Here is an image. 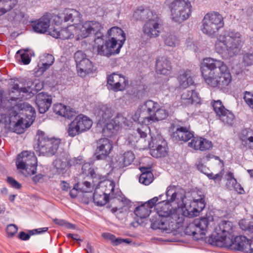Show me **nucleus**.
<instances>
[{
	"label": "nucleus",
	"mask_w": 253,
	"mask_h": 253,
	"mask_svg": "<svg viewBox=\"0 0 253 253\" xmlns=\"http://www.w3.org/2000/svg\"><path fill=\"white\" fill-rule=\"evenodd\" d=\"M167 202L161 201L156 205L157 212L159 217L152 220L151 228L169 231L178 228L177 225L182 223L185 217L176 208H182L185 206L184 200L185 192L182 188L174 186H169L166 192Z\"/></svg>",
	"instance_id": "nucleus-1"
},
{
	"label": "nucleus",
	"mask_w": 253,
	"mask_h": 253,
	"mask_svg": "<svg viewBox=\"0 0 253 253\" xmlns=\"http://www.w3.org/2000/svg\"><path fill=\"white\" fill-rule=\"evenodd\" d=\"M0 97L1 107L7 110L2 116L5 126L17 134L23 133L35 119V109L27 102L19 103L22 99L10 97V90L7 96Z\"/></svg>",
	"instance_id": "nucleus-2"
},
{
	"label": "nucleus",
	"mask_w": 253,
	"mask_h": 253,
	"mask_svg": "<svg viewBox=\"0 0 253 253\" xmlns=\"http://www.w3.org/2000/svg\"><path fill=\"white\" fill-rule=\"evenodd\" d=\"M169 116L168 111L162 107L157 102L148 100L140 105L135 114L132 116L134 121H141L145 125H140L137 127L133 134L129 136V139L133 142H137L139 138L146 137L147 131L150 129L148 125L153 122H157L166 119Z\"/></svg>",
	"instance_id": "nucleus-3"
},
{
	"label": "nucleus",
	"mask_w": 253,
	"mask_h": 253,
	"mask_svg": "<svg viewBox=\"0 0 253 253\" xmlns=\"http://www.w3.org/2000/svg\"><path fill=\"white\" fill-rule=\"evenodd\" d=\"M202 76L210 87L220 90L227 88L232 81V76L226 64L222 60L205 58L201 65Z\"/></svg>",
	"instance_id": "nucleus-4"
},
{
	"label": "nucleus",
	"mask_w": 253,
	"mask_h": 253,
	"mask_svg": "<svg viewBox=\"0 0 253 253\" xmlns=\"http://www.w3.org/2000/svg\"><path fill=\"white\" fill-rule=\"evenodd\" d=\"M244 43L241 34L235 30H226L219 35L215 42L218 53L230 57L238 54Z\"/></svg>",
	"instance_id": "nucleus-5"
},
{
	"label": "nucleus",
	"mask_w": 253,
	"mask_h": 253,
	"mask_svg": "<svg viewBox=\"0 0 253 253\" xmlns=\"http://www.w3.org/2000/svg\"><path fill=\"white\" fill-rule=\"evenodd\" d=\"M138 15H140V18L147 19L142 27L144 35L149 38L159 37L163 29V22L161 18L148 9L137 10L133 14L135 17Z\"/></svg>",
	"instance_id": "nucleus-6"
},
{
	"label": "nucleus",
	"mask_w": 253,
	"mask_h": 253,
	"mask_svg": "<svg viewBox=\"0 0 253 253\" xmlns=\"http://www.w3.org/2000/svg\"><path fill=\"white\" fill-rule=\"evenodd\" d=\"M43 87V85L39 80L32 81L26 80L22 86L14 81L10 88V97L27 99L31 98L35 94Z\"/></svg>",
	"instance_id": "nucleus-7"
},
{
	"label": "nucleus",
	"mask_w": 253,
	"mask_h": 253,
	"mask_svg": "<svg viewBox=\"0 0 253 253\" xmlns=\"http://www.w3.org/2000/svg\"><path fill=\"white\" fill-rule=\"evenodd\" d=\"M37 134L38 138L34 148L39 155H54L59 148L61 140L55 137H49L44 132L40 130L37 131Z\"/></svg>",
	"instance_id": "nucleus-8"
},
{
	"label": "nucleus",
	"mask_w": 253,
	"mask_h": 253,
	"mask_svg": "<svg viewBox=\"0 0 253 253\" xmlns=\"http://www.w3.org/2000/svg\"><path fill=\"white\" fill-rule=\"evenodd\" d=\"M234 226L232 222L222 220L219 222L209 237L208 242L211 245L217 247V242L224 241L227 238L234 237Z\"/></svg>",
	"instance_id": "nucleus-9"
},
{
	"label": "nucleus",
	"mask_w": 253,
	"mask_h": 253,
	"mask_svg": "<svg viewBox=\"0 0 253 253\" xmlns=\"http://www.w3.org/2000/svg\"><path fill=\"white\" fill-rule=\"evenodd\" d=\"M173 20L181 23L187 19L191 13V4L188 0H174L169 4Z\"/></svg>",
	"instance_id": "nucleus-10"
},
{
	"label": "nucleus",
	"mask_w": 253,
	"mask_h": 253,
	"mask_svg": "<svg viewBox=\"0 0 253 253\" xmlns=\"http://www.w3.org/2000/svg\"><path fill=\"white\" fill-rule=\"evenodd\" d=\"M212 217H203L195 219L185 229V233L192 235L196 240L203 238L209 227L213 224Z\"/></svg>",
	"instance_id": "nucleus-11"
},
{
	"label": "nucleus",
	"mask_w": 253,
	"mask_h": 253,
	"mask_svg": "<svg viewBox=\"0 0 253 253\" xmlns=\"http://www.w3.org/2000/svg\"><path fill=\"white\" fill-rule=\"evenodd\" d=\"M224 26L223 18L217 12L206 14L203 19L202 32L209 36L215 34Z\"/></svg>",
	"instance_id": "nucleus-12"
},
{
	"label": "nucleus",
	"mask_w": 253,
	"mask_h": 253,
	"mask_svg": "<svg viewBox=\"0 0 253 253\" xmlns=\"http://www.w3.org/2000/svg\"><path fill=\"white\" fill-rule=\"evenodd\" d=\"M16 165L18 169H24L29 175L36 173L37 159L34 152L24 151L18 155Z\"/></svg>",
	"instance_id": "nucleus-13"
},
{
	"label": "nucleus",
	"mask_w": 253,
	"mask_h": 253,
	"mask_svg": "<svg viewBox=\"0 0 253 253\" xmlns=\"http://www.w3.org/2000/svg\"><path fill=\"white\" fill-rule=\"evenodd\" d=\"M92 125V121L89 118L80 114L68 125L67 132L69 136L73 137L89 130Z\"/></svg>",
	"instance_id": "nucleus-14"
},
{
	"label": "nucleus",
	"mask_w": 253,
	"mask_h": 253,
	"mask_svg": "<svg viewBox=\"0 0 253 253\" xmlns=\"http://www.w3.org/2000/svg\"><path fill=\"white\" fill-rule=\"evenodd\" d=\"M151 136V141L149 143L152 148L150 150V154L155 158L165 157L168 153L167 142L162 138V136L157 131L156 133L153 130H148Z\"/></svg>",
	"instance_id": "nucleus-15"
},
{
	"label": "nucleus",
	"mask_w": 253,
	"mask_h": 253,
	"mask_svg": "<svg viewBox=\"0 0 253 253\" xmlns=\"http://www.w3.org/2000/svg\"><path fill=\"white\" fill-rule=\"evenodd\" d=\"M74 58L76 63L77 72L80 76L84 77L94 70L92 62L86 58L85 54L82 51H77L74 54Z\"/></svg>",
	"instance_id": "nucleus-16"
},
{
	"label": "nucleus",
	"mask_w": 253,
	"mask_h": 253,
	"mask_svg": "<svg viewBox=\"0 0 253 253\" xmlns=\"http://www.w3.org/2000/svg\"><path fill=\"white\" fill-rule=\"evenodd\" d=\"M248 239L244 236H237L231 238H227L224 241L217 242V247H226L232 250L247 252Z\"/></svg>",
	"instance_id": "nucleus-17"
},
{
	"label": "nucleus",
	"mask_w": 253,
	"mask_h": 253,
	"mask_svg": "<svg viewBox=\"0 0 253 253\" xmlns=\"http://www.w3.org/2000/svg\"><path fill=\"white\" fill-rule=\"evenodd\" d=\"M94 47L97 49L98 55L110 57L112 55L117 54L120 51L119 48L116 47L108 40L105 41L104 36L100 38H95L94 40Z\"/></svg>",
	"instance_id": "nucleus-18"
},
{
	"label": "nucleus",
	"mask_w": 253,
	"mask_h": 253,
	"mask_svg": "<svg viewBox=\"0 0 253 253\" xmlns=\"http://www.w3.org/2000/svg\"><path fill=\"white\" fill-rule=\"evenodd\" d=\"M103 27L102 24L96 21H86L79 28L80 36L83 38H86L91 34L95 35V38L103 37L102 30Z\"/></svg>",
	"instance_id": "nucleus-19"
},
{
	"label": "nucleus",
	"mask_w": 253,
	"mask_h": 253,
	"mask_svg": "<svg viewBox=\"0 0 253 253\" xmlns=\"http://www.w3.org/2000/svg\"><path fill=\"white\" fill-rule=\"evenodd\" d=\"M81 18V14L78 11L74 9H66L58 15H55L54 21L57 24L70 21L74 23L73 25H74L80 22Z\"/></svg>",
	"instance_id": "nucleus-20"
},
{
	"label": "nucleus",
	"mask_w": 253,
	"mask_h": 253,
	"mask_svg": "<svg viewBox=\"0 0 253 253\" xmlns=\"http://www.w3.org/2000/svg\"><path fill=\"white\" fill-rule=\"evenodd\" d=\"M213 110L219 119L224 123L232 125L234 123V116L229 110L225 109L220 100L212 103Z\"/></svg>",
	"instance_id": "nucleus-21"
},
{
	"label": "nucleus",
	"mask_w": 253,
	"mask_h": 253,
	"mask_svg": "<svg viewBox=\"0 0 253 253\" xmlns=\"http://www.w3.org/2000/svg\"><path fill=\"white\" fill-rule=\"evenodd\" d=\"M204 197L201 192L193 193V199L188 209L190 215L197 216L203 210L206 205Z\"/></svg>",
	"instance_id": "nucleus-22"
},
{
	"label": "nucleus",
	"mask_w": 253,
	"mask_h": 253,
	"mask_svg": "<svg viewBox=\"0 0 253 253\" xmlns=\"http://www.w3.org/2000/svg\"><path fill=\"white\" fill-rule=\"evenodd\" d=\"M107 84L108 88L114 91H122L127 85L128 81L124 76L113 73L108 76Z\"/></svg>",
	"instance_id": "nucleus-23"
},
{
	"label": "nucleus",
	"mask_w": 253,
	"mask_h": 253,
	"mask_svg": "<svg viewBox=\"0 0 253 253\" xmlns=\"http://www.w3.org/2000/svg\"><path fill=\"white\" fill-rule=\"evenodd\" d=\"M110 39L108 40L116 47L119 48L120 51L126 41V35L125 32L118 27H113L110 28L107 34Z\"/></svg>",
	"instance_id": "nucleus-24"
},
{
	"label": "nucleus",
	"mask_w": 253,
	"mask_h": 253,
	"mask_svg": "<svg viewBox=\"0 0 253 253\" xmlns=\"http://www.w3.org/2000/svg\"><path fill=\"white\" fill-rule=\"evenodd\" d=\"M95 157L97 160H104L111 153L113 149L112 142L107 138L100 139L97 142Z\"/></svg>",
	"instance_id": "nucleus-25"
},
{
	"label": "nucleus",
	"mask_w": 253,
	"mask_h": 253,
	"mask_svg": "<svg viewBox=\"0 0 253 253\" xmlns=\"http://www.w3.org/2000/svg\"><path fill=\"white\" fill-rule=\"evenodd\" d=\"M135 159L134 154L131 151H127L123 155L117 156L112 160L111 166L112 169H121L130 165Z\"/></svg>",
	"instance_id": "nucleus-26"
},
{
	"label": "nucleus",
	"mask_w": 253,
	"mask_h": 253,
	"mask_svg": "<svg viewBox=\"0 0 253 253\" xmlns=\"http://www.w3.org/2000/svg\"><path fill=\"white\" fill-rule=\"evenodd\" d=\"M94 113L100 122H104L114 115L115 111L109 105L100 104L95 108Z\"/></svg>",
	"instance_id": "nucleus-27"
},
{
	"label": "nucleus",
	"mask_w": 253,
	"mask_h": 253,
	"mask_svg": "<svg viewBox=\"0 0 253 253\" xmlns=\"http://www.w3.org/2000/svg\"><path fill=\"white\" fill-rule=\"evenodd\" d=\"M51 19V14H46L38 20L32 22V27L34 31L40 34H44L47 32L50 26Z\"/></svg>",
	"instance_id": "nucleus-28"
},
{
	"label": "nucleus",
	"mask_w": 253,
	"mask_h": 253,
	"mask_svg": "<svg viewBox=\"0 0 253 253\" xmlns=\"http://www.w3.org/2000/svg\"><path fill=\"white\" fill-rule=\"evenodd\" d=\"M171 62L166 56H159L156 63V71L157 74L168 76L171 74Z\"/></svg>",
	"instance_id": "nucleus-29"
},
{
	"label": "nucleus",
	"mask_w": 253,
	"mask_h": 253,
	"mask_svg": "<svg viewBox=\"0 0 253 253\" xmlns=\"http://www.w3.org/2000/svg\"><path fill=\"white\" fill-rule=\"evenodd\" d=\"M36 103L39 108L40 113L46 112L49 108L52 103L51 96L43 92H40L36 96Z\"/></svg>",
	"instance_id": "nucleus-30"
},
{
	"label": "nucleus",
	"mask_w": 253,
	"mask_h": 253,
	"mask_svg": "<svg viewBox=\"0 0 253 253\" xmlns=\"http://www.w3.org/2000/svg\"><path fill=\"white\" fill-rule=\"evenodd\" d=\"M188 145L196 150L206 151L212 148V143L211 141L198 137H194L188 143Z\"/></svg>",
	"instance_id": "nucleus-31"
},
{
	"label": "nucleus",
	"mask_w": 253,
	"mask_h": 253,
	"mask_svg": "<svg viewBox=\"0 0 253 253\" xmlns=\"http://www.w3.org/2000/svg\"><path fill=\"white\" fill-rule=\"evenodd\" d=\"M181 99L184 103L189 104H200L201 100L198 93L194 90H184L181 94Z\"/></svg>",
	"instance_id": "nucleus-32"
},
{
	"label": "nucleus",
	"mask_w": 253,
	"mask_h": 253,
	"mask_svg": "<svg viewBox=\"0 0 253 253\" xmlns=\"http://www.w3.org/2000/svg\"><path fill=\"white\" fill-rule=\"evenodd\" d=\"M115 183L111 180H105L101 181L97 186L101 190V192L111 198H115L114 194L115 189Z\"/></svg>",
	"instance_id": "nucleus-33"
},
{
	"label": "nucleus",
	"mask_w": 253,
	"mask_h": 253,
	"mask_svg": "<svg viewBox=\"0 0 253 253\" xmlns=\"http://www.w3.org/2000/svg\"><path fill=\"white\" fill-rule=\"evenodd\" d=\"M53 110L55 114L68 119L71 118L75 113L73 109L60 103L54 105Z\"/></svg>",
	"instance_id": "nucleus-34"
},
{
	"label": "nucleus",
	"mask_w": 253,
	"mask_h": 253,
	"mask_svg": "<svg viewBox=\"0 0 253 253\" xmlns=\"http://www.w3.org/2000/svg\"><path fill=\"white\" fill-rule=\"evenodd\" d=\"M172 135L175 139L185 142L194 137L193 133L190 131L188 128L183 126L177 127Z\"/></svg>",
	"instance_id": "nucleus-35"
},
{
	"label": "nucleus",
	"mask_w": 253,
	"mask_h": 253,
	"mask_svg": "<svg viewBox=\"0 0 253 253\" xmlns=\"http://www.w3.org/2000/svg\"><path fill=\"white\" fill-rule=\"evenodd\" d=\"M120 128V125L114 120L107 123L102 129V134L104 136L111 137L116 134Z\"/></svg>",
	"instance_id": "nucleus-36"
},
{
	"label": "nucleus",
	"mask_w": 253,
	"mask_h": 253,
	"mask_svg": "<svg viewBox=\"0 0 253 253\" xmlns=\"http://www.w3.org/2000/svg\"><path fill=\"white\" fill-rule=\"evenodd\" d=\"M177 79L179 82V86L181 88H186L192 85L194 83L190 72L189 70L182 72Z\"/></svg>",
	"instance_id": "nucleus-37"
},
{
	"label": "nucleus",
	"mask_w": 253,
	"mask_h": 253,
	"mask_svg": "<svg viewBox=\"0 0 253 253\" xmlns=\"http://www.w3.org/2000/svg\"><path fill=\"white\" fill-rule=\"evenodd\" d=\"M140 169L142 173L139 177V182L146 185H149L153 180V175L150 168L142 167Z\"/></svg>",
	"instance_id": "nucleus-38"
},
{
	"label": "nucleus",
	"mask_w": 253,
	"mask_h": 253,
	"mask_svg": "<svg viewBox=\"0 0 253 253\" xmlns=\"http://www.w3.org/2000/svg\"><path fill=\"white\" fill-rule=\"evenodd\" d=\"M79 28H77L74 25H71L67 28L60 30V39L62 40H68L72 39L74 37L75 33H77Z\"/></svg>",
	"instance_id": "nucleus-39"
},
{
	"label": "nucleus",
	"mask_w": 253,
	"mask_h": 253,
	"mask_svg": "<svg viewBox=\"0 0 253 253\" xmlns=\"http://www.w3.org/2000/svg\"><path fill=\"white\" fill-rule=\"evenodd\" d=\"M109 197L103 194L97 187L95 189L93 194V200L98 206L105 205L109 200Z\"/></svg>",
	"instance_id": "nucleus-40"
},
{
	"label": "nucleus",
	"mask_w": 253,
	"mask_h": 253,
	"mask_svg": "<svg viewBox=\"0 0 253 253\" xmlns=\"http://www.w3.org/2000/svg\"><path fill=\"white\" fill-rule=\"evenodd\" d=\"M17 0H0V10L4 14L10 11L17 4Z\"/></svg>",
	"instance_id": "nucleus-41"
},
{
	"label": "nucleus",
	"mask_w": 253,
	"mask_h": 253,
	"mask_svg": "<svg viewBox=\"0 0 253 253\" xmlns=\"http://www.w3.org/2000/svg\"><path fill=\"white\" fill-rule=\"evenodd\" d=\"M47 227H43L38 228L29 231L30 234H27L23 231L19 232L18 237L20 239L23 241H27L30 238L31 235H35L37 234H41L42 233L45 232L47 231Z\"/></svg>",
	"instance_id": "nucleus-42"
},
{
	"label": "nucleus",
	"mask_w": 253,
	"mask_h": 253,
	"mask_svg": "<svg viewBox=\"0 0 253 253\" xmlns=\"http://www.w3.org/2000/svg\"><path fill=\"white\" fill-rule=\"evenodd\" d=\"M151 210L145 206L144 203L140 206L135 208L134 212V214L140 218H144L148 216L151 212Z\"/></svg>",
	"instance_id": "nucleus-43"
},
{
	"label": "nucleus",
	"mask_w": 253,
	"mask_h": 253,
	"mask_svg": "<svg viewBox=\"0 0 253 253\" xmlns=\"http://www.w3.org/2000/svg\"><path fill=\"white\" fill-rule=\"evenodd\" d=\"M53 165L58 174L63 173L67 167L66 159H57L53 162Z\"/></svg>",
	"instance_id": "nucleus-44"
},
{
	"label": "nucleus",
	"mask_w": 253,
	"mask_h": 253,
	"mask_svg": "<svg viewBox=\"0 0 253 253\" xmlns=\"http://www.w3.org/2000/svg\"><path fill=\"white\" fill-rule=\"evenodd\" d=\"M242 63L246 66L253 65V49L245 51L243 55Z\"/></svg>",
	"instance_id": "nucleus-45"
},
{
	"label": "nucleus",
	"mask_w": 253,
	"mask_h": 253,
	"mask_svg": "<svg viewBox=\"0 0 253 253\" xmlns=\"http://www.w3.org/2000/svg\"><path fill=\"white\" fill-rule=\"evenodd\" d=\"M54 58L50 54H46L44 55L42 59V71H45L48 69L54 62Z\"/></svg>",
	"instance_id": "nucleus-46"
},
{
	"label": "nucleus",
	"mask_w": 253,
	"mask_h": 253,
	"mask_svg": "<svg viewBox=\"0 0 253 253\" xmlns=\"http://www.w3.org/2000/svg\"><path fill=\"white\" fill-rule=\"evenodd\" d=\"M103 236L110 240L115 246H117L122 243H130L128 239H123L120 238H116L114 235L110 233H104L103 234Z\"/></svg>",
	"instance_id": "nucleus-47"
},
{
	"label": "nucleus",
	"mask_w": 253,
	"mask_h": 253,
	"mask_svg": "<svg viewBox=\"0 0 253 253\" xmlns=\"http://www.w3.org/2000/svg\"><path fill=\"white\" fill-rule=\"evenodd\" d=\"M76 186L82 192H90L93 189V186L90 182L85 181L82 183H78Z\"/></svg>",
	"instance_id": "nucleus-48"
},
{
	"label": "nucleus",
	"mask_w": 253,
	"mask_h": 253,
	"mask_svg": "<svg viewBox=\"0 0 253 253\" xmlns=\"http://www.w3.org/2000/svg\"><path fill=\"white\" fill-rule=\"evenodd\" d=\"M165 43L168 46L175 47L178 45L179 42L175 36L167 34L165 38Z\"/></svg>",
	"instance_id": "nucleus-49"
},
{
	"label": "nucleus",
	"mask_w": 253,
	"mask_h": 253,
	"mask_svg": "<svg viewBox=\"0 0 253 253\" xmlns=\"http://www.w3.org/2000/svg\"><path fill=\"white\" fill-rule=\"evenodd\" d=\"M82 172L87 176H90L92 178L95 177V171L89 163H85L82 166Z\"/></svg>",
	"instance_id": "nucleus-50"
},
{
	"label": "nucleus",
	"mask_w": 253,
	"mask_h": 253,
	"mask_svg": "<svg viewBox=\"0 0 253 253\" xmlns=\"http://www.w3.org/2000/svg\"><path fill=\"white\" fill-rule=\"evenodd\" d=\"M225 178L227 180V182L226 183V187L228 189L232 190L234 184H236V182H237L236 179L234 176L233 173L230 171L228 172L225 175Z\"/></svg>",
	"instance_id": "nucleus-51"
},
{
	"label": "nucleus",
	"mask_w": 253,
	"mask_h": 253,
	"mask_svg": "<svg viewBox=\"0 0 253 253\" xmlns=\"http://www.w3.org/2000/svg\"><path fill=\"white\" fill-rule=\"evenodd\" d=\"M163 196V195H160L159 197H155L153 198L150 199L147 202L145 203V206H147L150 210L156 204V203L159 200L162 201V197Z\"/></svg>",
	"instance_id": "nucleus-52"
},
{
	"label": "nucleus",
	"mask_w": 253,
	"mask_h": 253,
	"mask_svg": "<svg viewBox=\"0 0 253 253\" xmlns=\"http://www.w3.org/2000/svg\"><path fill=\"white\" fill-rule=\"evenodd\" d=\"M244 99L246 103L253 109V94L250 92H246Z\"/></svg>",
	"instance_id": "nucleus-53"
},
{
	"label": "nucleus",
	"mask_w": 253,
	"mask_h": 253,
	"mask_svg": "<svg viewBox=\"0 0 253 253\" xmlns=\"http://www.w3.org/2000/svg\"><path fill=\"white\" fill-rule=\"evenodd\" d=\"M20 54V60L22 62L25 64L27 65L30 62L31 59L27 53L22 52L20 50L17 52V54Z\"/></svg>",
	"instance_id": "nucleus-54"
},
{
	"label": "nucleus",
	"mask_w": 253,
	"mask_h": 253,
	"mask_svg": "<svg viewBox=\"0 0 253 253\" xmlns=\"http://www.w3.org/2000/svg\"><path fill=\"white\" fill-rule=\"evenodd\" d=\"M53 222L58 225L64 226L69 229L72 228L73 227V225L72 224L63 219L55 218L53 219Z\"/></svg>",
	"instance_id": "nucleus-55"
},
{
	"label": "nucleus",
	"mask_w": 253,
	"mask_h": 253,
	"mask_svg": "<svg viewBox=\"0 0 253 253\" xmlns=\"http://www.w3.org/2000/svg\"><path fill=\"white\" fill-rule=\"evenodd\" d=\"M18 231L17 226L14 224H9L6 227V232L9 236L12 237Z\"/></svg>",
	"instance_id": "nucleus-56"
},
{
	"label": "nucleus",
	"mask_w": 253,
	"mask_h": 253,
	"mask_svg": "<svg viewBox=\"0 0 253 253\" xmlns=\"http://www.w3.org/2000/svg\"><path fill=\"white\" fill-rule=\"evenodd\" d=\"M67 166L71 167L72 166H76L80 165L82 163V159L80 158H74L68 160H67Z\"/></svg>",
	"instance_id": "nucleus-57"
},
{
	"label": "nucleus",
	"mask_w": 253,
	"mask_h": 253,
	"mask_svg": "<svg viewBox=\"0 0 253 253\" xmlns=\"http://www.w3.org/2000/svg\"><path fill=\"white\" fill-rule=\"evenodd\" d=\"M7 182L12 187L16 189H20L21 185L16 180L11 177H7Z\"/></svg>",
	"instance_id": "nucleus-58"
},
{
	"label": "nucleus",
	"mask_w": 253,
	"mask_h": 253,
	"mask_svg": "<svg viewBox=\"0 0 253 253\" xmlns=\"http://www.w3.org/2000/svg\"><path fill=\"white\" fill-rule=\"evenodd\" d=\"M242 140L245 142L247 147H248L250 149L253 148V136H250L247 139H242Z\"/></svg>",
	"instance_id": "nucleus-59"
},
{
	"label": "nucleus",
	"mask_w": 253,
	"mask_h": 253,
	"mask_svg": "<svg viewBox=\"0 0 253 253\" xmlns=\"http://www.w3.org/2000/svg\"><path fill=\"white\" fill-rule=\"evenodd\" d=\"M208 176L210 178L213 179L215 181H221L222 177V174L221 173H217L215 175H213L212 173H210L208 174Z\"/></svg>",
	"instance_id": "nucleus-60"
},
{
	"label": "nucleus",
	"mask_w": 253,
	"mask_h": 253,
	"mask_svg": "<svg viewBox=\"0 0 253 253\" xmlns=\"http://www.w3.org/2000/svg\"><path fill=\"white\" fill-rule=\"evenodd\" d=\"M232 189H234L239 194H243L244 193L243 188L241 186L240 183L237 182V181L236 182V184H234Z\"/></svg>",
	"instance_id": "nucleus-61"
},
{
	"label": "nucleus",
	"mask_w": 253,
	"mask_h": 253,
	"mask_svg": "<svg viewBox=\"0 0 253 253\" xmlns=\"http://www.w3.org/2000/svg\"><path fill=\"white\" fill-rule=\"evenodd\" d=\"M48 34L55 38H59L60 35V30L58 31L56 29H50L48 31Z\"/></svg>",
	"instance_id": "nucleus-62"
},
{
	"label": "nucleus",
	"mask_w": 253,
	"mask_h": 253,
	"mask_svg": "<svg viewBox=\"0 0 253 253\" xmlns=\"http://www.w3.org/2000/svg\"><path fill=\"white\" fill-rule=\"evenodd\" d=\"M247 247L248 250H247L246 253H253V239L252 240H248Z\"/></svg>",
	"instance_id": "nucleus-63"
},
{
	"label": "nucleus",
	"mask_w": 253,
	"mask_h": 253,
	"mask_svg": "<svg viewBox=\"0 0 253 253\" xmlns=\"http://www.w3.org/2000/svg\"><path fill=\"white\" fill-rule=\"evenodd\" d=\"M60 186L61 189L64 191H68L70 188L69 184L64 181H61Z\"/></svg>",
	"instance_id": "nucleus-64"
}]
</instances>
